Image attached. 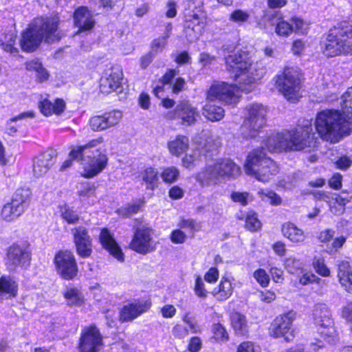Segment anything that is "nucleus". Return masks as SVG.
Segmentation results:
<instances>
[{
  "label": "nucleus",
  "mask_w": 352,
  "mask_h": 352,
  "mask_svg": "<svg viewBox=\"0 0 352 352\" xmlns=\"http://www.w3.org/2000/svg\"><path fill=\"white\" fill-rule=\"evenodd\" d=\"M317 139L311 122L307 121L300 130L286 131L270 135L265 141V146L270 152L298 151L307 147H314Z\"/></svg>",
  "instance_id": "7ed1b4c3"
},
{
  "label": "nucleus",
  "mask_w": 352,
  "mask_h": 352,
  "mask_svg": "<svg viewBox=\"0 0 352 352\" xmlns=\"http://www.w3.org/2000/svg\"><path fill=\"white\" fill-rule=\"evenodd\" d=\"M150 305L146 302H135L125 305L120 311V320L123 322L131 321L145 312Z\"/></svg>",
  "instance_id": "bb28decb"
},
{
  "label": "nucleus",
  "mask_w": 352,
  "mask_h": 352,
  "mask_svg": "<svg viewBox=\"0 0 352 352\" xmlns=\"http://www.w3.org/2000/svg\"><path fill=\"white\" fill-rule=\"evenodd\" d=\"M175 114V117L181 118L187 124H190L195 120V110L187 102L178 104Z\"/></svg>",
  "instance_id": "2f4dec72"
},
{
  "label": "nucleus",
  "mask_w": 352,
  "mask_h": 352,
  "mask_svg": "<svg viewBox=\"0 0 352 352\" xmlns=\"http://www.w3.org/2000/svg\"><path fill=\"white\" fill-rule=\"evenodd\" d=\"M170 153L175 155H179L186 151L188 147V139L184 135H178L175 140L168 144Z\"/></svg>",
  "instance_id": "f704fd0d"
},
{
  "label": "nucleus",
  "mask_w": 352,
  "mask_h": 352,
  "mask_svg": "<svg viewBox=\"0 0 352 352\" xmlns=\"http://www.w3.org/2000/svg\"><path fill=\"white\" fill-rule=\"evenodd\" d=\"M16 38V34L12 32H10L4 36L3 39H0V46H1L3 50L7 52H10V54H16L18 52V50L14 47Z\"/></svg>",
  "instance_id": "ea45409f"
},
{
  "label": "nucleus",
  "mask_w": 352,
  "mask_h": 352,
  "mask_svg": "<svg viewBox=\"0 0 352 352\" xmlns=\"http://www.w3.org/2000/svg\"><path fill=\"white\" fill-rule=\"evenodd\" d=\"M244 168L247 175L262 182L270 181L278 173L277 164L266 157L263 147L254 149L248 154Z\"/></svg>",
  "instance_id": "0eeeda50"
},
{
  "label": "nucleus",
  "mask_w": 352,
  "mask_h": 352,
  "mask_svg": "<svg viewBox=\"0 0 352 352\" xmlns=\"http://www.w3.org/2000/svg\"><path fill=\"white\" fill-rule=\"evenodd\" d=\"M323 48L324 53L330 57L352 54V21H342L331 28Z\"/></svg>",
  "instance_id": "423d86ee"
},
{
  "label": "nucleus",
  "mask_w": 352,
  "mask_h": 352,
  "mask_svg": "<svg viewBox=\"0 0 352 352\" xmlns=\"http://www.w3.org/2000/svg\"><path fill=\"white\" fill-rule=\"evenodd\" d=\"M338 277L344 289L352 293V272L349 262L342 261L339 263Z\"/></svg>",
  "instance_id": "c85d7f7f"
},
{
  "label": "nucleus",
  "mask_w": 352,
  "mask_h": 352,
  "mask_svg": "<svg viewBox=\"0 0 352 352\" xmlns=\"http://www.w3.org/2000/svg\"><path fill=\"white\" fill-rule=\"evenodd\" d=\"M179 176V170L174 167H168L165 168L161 173V177L163 181L168 184L175 182Z\"/></svg>",
  "instance_id": "09e8293b"
},
{
  "label": "nucleus",
  "mask_w": 352,
  "mask_h": 352,
  "mask_svg": "<svg viewBox=\"0 0 352 352\" xmlns=\"http://www.w3.org/2000/svg\"><path fill=\"white\" fill-rule=\"evenodd\" d=\"M334 230L331 229H326L322 231L319 236L318 240L321 243L327 244V248L325 251L329 254H333L337 252V250L342 248L346 241V238L343 236H340L333 239L331 245L329 243L333 239L334 236Z\"/></svg>",
  "instance_id": "b1692460"
},
{
  "label": "nucleus",
  "mask_w": 352,
  "mask_h": 352,
  "mask_svg": "<svg viewBox=\"0 0 352 352\" xmlns=\"http://www.w3.org/2000/svg\"><path fill=\"white\" fill-rule=\"evenodd\" d=\"M61 216L63 219L69 224H76L80 219L77 212L69 208H65V210L62 211Z\"/></svg>",
  "instance_id": "bf43d9fd"
},
{
  "label": "nucleus",
  "mask_w": 352,
  "mask_h": 352,
  "mask_svg": "<svg viewBox=\"0 0 352 352\" xmlns=\"http://www.w3.org/2000/svg\"><path fill=\"white\" fill-rule=\"evenodd\" d=\"M102 343V337L99 330L95 326H90L82 333L79 349L80 352H96Z\"/></svg>",
  "instance_id": "aec40b11"
},
{
  "label": "nucleus",
  "mask_w": 352,
  "mask_h": 352,
  "mask_svg": "<svg viewBox=\"0 0 352 352\" xmlns=\"http://www.w3.org/2000/svg\"><path fill=\"white\" fill-rule=\"evenodd\" d=\"M178 226L180 227L181 228L188 229L192 232L199 230L201 228L200 225L199 223H197L196 221L192 219H181L180 222L178 224Z\"/></svg>",
  "instance_id": "680f3d73"
},
{
  "label": "nucleus",
  "mask_w": 352,
  "mask_h": 352,
  "mask_svg": "<svg viewBox=\"0 0 352 352\" xmlns=\"http://www.w3.org/2000/svg\"><path fill=\"white\" fill-rule=\"evenodd\" d=\"M249 18L248 12L240 9L233 11L230 16V21L239 24L248 21Z\"/></svg>",
  "instance_id": "6e6d98bb"
},
{
  "label": "nucleus",
  "mask_w": 352,
  "mask_h": 352,
  "mask_svg": "<svg viewBox=\"0 0 352 352\" xmlns=\"http://www.w3.org/2000/svg\"><path fill=\"white\" fill-rule=\"evenodd\" d=\"M143 206V201H139L131 203L128 204L126 207L120 209V211L125 216H130L133 214L138 213L140 210H142Z\"/></svg>",
  "instance_id": "052dcab7"
},
{
  "label": "nucleus",
  "mask_w": 352,
  "mask_h": 352,
  "mask_svg": "<svg viewBox=\"0 0 352 352\" xmlns=\"http://www.w3.org/2000/svg\"><path fill=\"white\" fill-rule=\"evenodd\" d=\"M177 13V5L172 0H168L166 3L165 15L167 18H174Z\"/></svg>",
  "instance_id": "69168bd1"
},
{
  "label": "nucleus",
  "mask_w": 352,
  "mask_h": 352,
  "mask_svg": "<svg viewBox=\"0 0 352 352\" xmlns=\"http://www.w3.org/2000/svg\"><path fill=\"white\" fill-rule=\"evenodd\" d=\"M122 118V112L114 110L91 117L89 120V125L93 131H101L116 126Z\"/></svg>",
  "instance_id": "6ab92c4d"
},
{
  "label": "nucleus",
  "mask_w": 352,
  "mask_h": 352,
  "mask_svg": "<svg viewBox=\"0 0 352 352\" xmlns=\"http://www.w3.org/2000/svg\"><path fill=\"white\" fill-rule=\"evenodd\" d=\"M313 318L316 324L318 327L333 324L331 312L327 305L324 303H318L314 306Z\"/></svg>",
  "instance_id": "cd10ccee"
},
{
  "label": "nucleus",
  "mask_w": 352,
  "mask_h": 352,
  "mask_svg": "<svg viewBox=\"0 0 352 352\" xmlns=\"http://www.w3.org/2000/svg\"><path fill=\"white\" fill-rule=\"evenodd\" d=\"M296 315L295 311H289L277 316L272 324V335L274 338L283 337L286 342L292 341L294 337L292 326Z\"/></svg>",
  "instance_id": "dca6fc26"
},
{
  "label": "nucleus",
  "mask_w": 352,
  "mask_h": 352,
  "mask_svg": "<svg viewBox=\"0 0 352 352\" xmlns=\"http://www.w3.org/2000/svg\"><path fill=\"white\" fill-rule=\"evenodd\" d=\"M103 138L89 141L83 146L74 147L70 151V157L77 159L83 166L84 174L86 178H91L102 172L107 166L108 158L106 154L94 148L102 144Z\"/></svg>",
  "instance_id": "20e7f679"
},
{
  "label": "nucleus",
  "mask_w": 352,
  "mask_h": 352,
  "mask_svg": "<svg viewBox=\"0 0 352 352\" xmlns=\"http://www.w3.org/2000/svg\"><path fill=\"white\" fill-rule=\"evenodd\" d=\"M312 265L315 271L322 276H328L330 274V271L324 263L323 257L319 256H314L313 259Z\"/></svg>",
  "instance_id": "49530a36"
},
{
  "label": "nucleus",
  "mask_w": 352,
  "mask_h": 352,
  "mask_svg": "<svg viewBox=\"0 0 352 352\" xmlns=\"http://www.w3.org/2000/svg\"><path fill=\"white\" fill-rule=\"evenodd\" d=\"M34 117V113L32 111H27L20 113L19 115L12 118L8 122V125L6 127V133L11 136L14 135V134L17 132V129L15 126H11L10 124L12 122H16L18 120H21L26 118H32Z\"/></svg>",
  "instance_id": "de8ad7c7"
},
{
  "label": "nucleus",
  "mask_w": 352,
  "mask_h": 352,
  "mask_svg": "<svg viewBox=\"0 0 352 352\" xmlns=\"http://www.w3.org/2000/svg\"><path fill=\"white\" fill-rule=\"evenodd\" d=\"M276 84L287 100H296L300 89V73L294 68L285 67L283 74L276 76Z\"/></svg>",
  "instance_id": "9b49d317"
},
{
  "label": "nucleus",
  "mask_w": 352,
  "mask_h": 352,
  "mask_svg": "<svg viewBox=\"0 0 352 352\" xmlns=\"http://www.w3.org/2000/svg\"><path fill=\"white\" fill-rule=\"evenodd\" d=\"M240 174V168L230 159H221L208 164L206 168L198 173L196 179L201 185L210 183L217 184L221 179L235 177Z\"/></svg>",
  "instance_id": "6e6552de"
},
{
  "label": "nucleus",
  "mask_w": 352,
  "mask_h": 352,
  "mask_svg": "<svg viewBox=\"0 0 352 352\" xmlns=\"http://www.w3.org/2000/svg\"><path fill=\"white\" fill-rule=\"evenodd\" d=\"M41 113L46 116H50L53 113L59 115L65 110V104L63 100L57 99L54 103L45 99L41 101L38 105Z\"/></svg>",
  "instance_id": "7c9ffc66"
},
{
  "label": "nucleus",
  "mask_w": 352,
  "mask_h": 352,
  "mask_svg": "<svg viewBox=\"0 0 352 352\" xmlns=\"http://www.w3.org/2000/svg\"><path fill=\"white\" fill-rule=\"evenodd\" d=\"M292 25L294 27V32H298L300 34H306L309 28L307 23L304 21L302 19L298 17H292L291 19Z\"/></svg>",
  "instance_id": "13d9d810"
},
{
  "label": "nucleus",
  "mask_w": 352,
  "mask_h": 352,
  "mask_svg": "<svg viewBox=\"0 0 352 352\" xmlns=\"http://www.w3.org/2000/svg\"><path fill=\"white\" fill-rule=\"evenodd\" d=\"M267 113V108L258 103L250 104L244 109V120L241 128L244 138L256 136L266 123Z\"/></svg>",
  "instance_id": "1a4fd4ad"
},
{
  "label": "nucleus",
  "mask_w": 352,
  "mask_h": 352,
  "mask_svg": "<svg viewBox=\"0 0 352 352\" xmlns=\"http://www.w3.org/2000/svg\"><path fill=\"white\" fill-rule=\"evenodd\" d=\"M193 290L195 295L199 298L205 299L208 296V292L205 287L204 280L199 276H196Z\"/></svg>",
  "instance_id": "603ef678"
},
{
  "label": "nucleus",
  "mask_w": 352,
  "mask_h": 352,
  "mask_svg": "<svg viewBox=\"0 0 352 352\" xmlns=\"http://www.w3.org/2000/svg\"><path fill=\"white\" fill-rule=\"evenodd\" d=\"M57 152L54 149H48L36 156L33 162V174L36 177L45 175L55 162Z\"/></svg>",
  "instance_id": "412c9836"
},
{
  "label": "nucleus",
  "mask_w": 352,
  "mask_h": 352,
  "mask_svg": "<svg viewBox=\"0 0 352 352\" xmlns=\"http://www.w3.org/2000/svg\"><path fill=\"white\" fill-rule=\"evenodd\" d=\"M224 109L217 105L209 102L203 108V115L209 120L215 122L221 120L224 117Z\"/></svg>",
  "instance_id": "473e14b6"
},
{
  "label": "nucleus",
  "mask_w": 352,
  "mask_h": 352,
  "mask_svg": "<svg viewBox=\"0 0 352 352\" xmlns=\"http://www.w3.org/2000/svg\"><path fill=\"white\" fill-rule=\"evenodd\" d=\"M258 194L263 201H267L272 205L278 206L281 204L282 199L280 196L272 190L261 189Z\"/></svg>",
  "instance_id": "79ce46f5"
},
{
  "label": "nucleus",
  "mask_w": 352,
  "mask_h": 352,
  "mask_svg": "<svg viewBox=\"0 0 352 352\" xmlns=\"http://www.w3.org/2000/svg\"><path fill=\"white\" fill-rule=\"evenodd\" d=\"M16 38V34L12 32H10L4 36L3 39H0V46H1L3 50L7 52H10V54H16L18 52V50L14 47Z\"/></svg>",
  "instance_id": "a19ab883"
},
{
  "label": "nucleus",
  "mask_w": 352,
  "mask_h": 352,
  "mask_svg": "<svg viewBox=\"0 0 352 352\" xmlns=\"http://www.w3.org/2000/svg\"><path fill=\"white\" fill-rule=\"evenodd\" d=\"M293 32V25L284 21L283 18L275 26V32L280 36L288 37Z\"/></svg>",
  "instance_id": "c03bdc74"
},
{
  "label": "nucleus",
  "mask_w": 352,
  "mask_h": 352,
  "mask_svg": "<svg viewBox=\"0 0 352 352\" xmlns=\"http://www.w3.org/2000/svg\"><path fill=\"white\" fill-rule=\"evenodd\" d=\"M31 200V192L28 188L16 190L11 201L5 204L1 211V217L10 222L20 217L29 207Z\"/></svg>",
  "instance_id": "9d476101"
},
{
  "label": "nucleus",
  "mask_w": 352,
  "mask_h": 352,
  "mask_svg": "<svg viewBox=\"0 0 352 352\" xmlns=\"http://www.w3.org/2000/svg\"><path fill=\"white\" fill-rule=\"evenodd\" d=\"M340 106L343 116L349 119L352 118V86L342 95Z\"/></svg>",
  "instance_id": "c9c22d12"
},
{
  "label": "nucleus",
  "mask_w": 352,
  "mask_h": 352,
  "mask_svg": "<svg viewBox=\"0 0 352 352\" xmlns=\"http://www.w3.org/2000/svg\"><path fill=\"white\" fill-rule=\"evenodd\" d=\"M60 23L58 14L35 19L22 34V50L25 52H33L43 40L47 43L60 41L63 36V34L58 28Z\"/></svg>",
  "instance_id": "f03ea898"
},
{
  "label": "nucleus",
  "mask_w": 352,
  "mask_h": 352,
  "mask_svg": "<svg viewBox=\"0 0 352 352\" xmlns=\"http://www.w3.org/2000/svg\"><path fill=\"white\" fill-rule=\"evenodd\" d=\"M237 352H258V351L252 342H243L239 346Z\"/></svg>",
  "instance_id": "774afa93"
},
{
  "label": "nucleus",
  "mask_w": 352,
  "mask_h": 352,
  "mask_svg": "<svg viewBox=\"0 0 352 352\" xmlns=\"http://www.w3.org/2000/svg\"><path fill=\"white\" fill-rule=\"evenodd\" d=\"M72 231L77 254L82 258L89 257L92 253V239L88 234V230L80 226Z\"/></svg>",
  "instance_id": "a211bd4d"
},
{
  "label": "nucleus",
  "mask_w": 352,
  "mask_h": 352,
  "mask_svg": "<svg viewBox=\"0 0 352 352\" xmlns=\"http://www.w3.org/2000/svg\"><path fill=\"white\" fill-rule=\"evenodd\" d=\"M100 242L110 254L120 261H124V254L121 248L107 228L102 229L100 234Z\"/></svg>",
  "instance_id": "4be33fe9"
},
{
  "label": "nucleus",
  "mask_w": 352,
  "mask_h": 352,
  "mask_svg": "<svg viewBox=\"0 0 352 352\" xmlns=\"http://www.w3.org/2000/svg\"><path fill=\"white\" fill-rule=\"evenodd\" d=\"M234 46L223 45L221 51L226 54V68L234 80L241 85H248L259 80L265 74L261 63H253L249 54L244 51L233 52Z\"/></svg>",
  "instance_id": "f257e3e1"
},
{
  "label": "nucleus",
  "mask_w": 352,
  "mask_h": 352,
  "mask_svg": "<svg viewBox=\"0 0 352 352\" xmlns=\"http://www.w3.org/2000/svg\"><path fill=\"white\" fill-rule=\"evenodd\" d=\"M16 285L10 277L2 276L0 278V295L3 293L15 295Z\"/></svg>",
  "instance_id": "37998d69"
},
{
  "label": "nucleus",
  "mask_w": 352,
  "mask_h": 352,
  "mask_svg": "<svg viewBox=\"0 0 352 352\" xmlns=\"http://www.w3.org/2000/svg\"><path fill=\"white\" fill-rule=\"evenodd\" d=\"M206 16L201 10L185 15L184 34L189 42L197 40L203 34L205 27Z\"/></svg>",
  "instance_id": "ddd939ff"
},
{
  "label": "nucleus",
  "mask_w": 352,
  "mask_h": 352,
  "mask_svg": "<svg viewBox=\"0 0 352 352\" xmlns=\"http://www.w3.org/2000/svg\"><path fill=\"white\" fill-rule=\"evenodd\" d=\"M220 146V141L218 138L214 140L208 138L206 140L201 153L205 156V158H210L218 153V148Z\"/></svg>",
  "instance_id": "58836bf2"
},
{
  "label": "nucleus",
  "mask_w": 352,
  "mask_h": 352,
  "mask_svg": "<svg viewBox=\"0 0 352 352\" xmlns=\"http://www.w3.org/2000/svg\"><path fill=\"white\" fill-rule=\"evenodd\" d=\"M236 88L224 82L213 84L208 91V99L210 101L218 100L228 104H235L239 102V96L236 94Z\"/></svg>",
  "instance_id": "4468645a"
},
{
  "label": "nucleus",
  "mask_w": 352,
  "mask_h": 352,
  "mask_svg": "<svg viewBox=\"0 0 352 352\" xmlns=\"http://www.w3.org/2000/svg\"><path fill=\"white\" fill-rule=\"evenodd\" d=\"M230 320L236 334L245 335L248 332L247 320L245 316L239 312H234L230 316Z\"/></svg>",
  "instance_id": "72a5a7b5"
},
{
  "label": "nucleus",
  "mask_w": 352,
  "mask_h": 352,
  "mask_svg": "<svg viewBox=\"0 0 352 352\" xmlns=\"http://www.w3.org/2000/svg\"><path fill=\"white\" fill-rule=\"evenodd\" d=\"M183 321L186 324L185 327L188 329V333H197L201 332V329L194 316H191L186 313L183 317Z\"/></svg>",
  "instance_id": "8fccbe9b"
},
{
  "label": "nucleus",
  "mask_w": 352,
  "mask_h": 352,
  "mask_svg": "<svg viewBox=\"0 0 352 352\" xmlns=\"http://www.w3.org/2000/svg\"><path fill=\"white\" fill-rule=\"evenodd\" d=\"M285 266L290 274H297L298 270H301L302 263L294 257H288L285 259Z\"/></svg>",
  "instance_id": "5fc2aeb1"
},
{
  "label": "nucleus",
  "mask_w": 352,
  "mask_h": 352,
  "mask_svg": "<svg viewBox=\"0 0 352 352\" xmlns=\"http://www.w3.org/2000/svg\"><path fill=\"white\" fill-rule=\"evenodd\" d=\"M352 195L347 192H342L339 195H336L335 201L340 206L338 214H342L344 211V206L351 201Z\"/></svg>",
  "instance_id": "4d7b16f0"
},
{
  "label": "nucleus",
  "mask_w": 352,
  "mask_h": 352,
  "mask_svg": "<svg viewBox=\"0 0 352 352\" xmlns=\"http://www.w3.org/2000/svg\"><path fill=\"white\" fill-rule=\"evenodd\" d=\"M315 127L319 136L331 143L338 142L350 133L349 124L336 110H324L318 113Z\"/></svg>",
  "instance_id": "39448f33"
},
{
  "label": "nucleus",
  "mask_w": 352,
  "mask_h": 352,
  "mask_svg": "<svg viewBox=\"0 0 352 352\" xmlns=\"http://www.w3.org/2000/svg\"><path fill=\"white\" fill-rule=\"evenodd\" d=\"M170 239L173 243H183L185 242L186 239V235L181 230H175L172 232L170 235Z\"/></svg>",
  "instance_id": "338daca9"
},
{
  "label": "nucleus",
  "mask_w": 352,
  "mask_h": 352,
  "mask_svg": "<svg viewBox=\"0 0 352 352\" xmlns=\"http://www.w3.org/2000/svg\"><path fill=\"white\" fill-rule=\"evenodd\" d=\"M123 74L119 66L112 67L109 72H107L104 76L100 79V91L109 94L116 91H122Z\"/></svg>",
  "instance_id": "f3484780"
},
{
  "label": "nucleus",
  "mask_w": 352,
  "mask_h": 352,
  "mask_svg": "<svg viewBox=\"0 0 352 352\" xmlns=\"http://www.w3.org/2000/svg\"><path fill=\"white\" fill-rule=\"evenodd\" d=\"M261 227V223L258 219L257 216L254 212H249L245 217V228L252 231L254 232L260 229Z\"/></svg>",
  "instance_id": "3c124183"
},
{
  "label": "nucleus",
  "mask_w": 352,
  "mask_h": 352,
  "mask_svg": "<svg viewBox=\"0 0 352 352\" xmlns=\"http://www.w3.org/2000/svg\"><path fill=\"white\" fill-rule=\"evenodd\" d=\"M30 261V253L24 245L14 243L7 250L6 265L9 271H15L18 267H26Z\"/></svg>",
  "instance_id": "2eb2a0df"
},
{
  "label": "nucleus",
  "mask_w": 352,
  "mask_h": 352,
  "mask_svg": "<svg viewBox=\"0 0 352 352\" xmlns=\"http://www.w3.org/2000/svg\"><path fill=\"white\" fill-rule=\"evenodd\" d=\"M157 28L160 36L155 39V52L162 51L165 48L173 29V25L171 22L165 20L162 16L157 21Z\"/></svg>",
  "instance_id": "a878e982"
},
{
  "label": "nucleus",
  "mask_w": 352,
  "mask_h": 352,
  "mask_svg": "<svg viewBox=\"0 0 352 352\" xmlns=\"http://www.w3.org/2000/svg\"><path fill=\"white\" fill-rule=\"evenodd\" d=\"M64 297L69 306H80L84 301L82 293L77 288H67L64 292Z\"/></svg>",
  "instance_id": "e433bc0d"
},
{
  "label": "nucleus",
  "mask_w": 352,
  "mask_h": 352,
  "mask_svg": "<svg viewBox=\"0 0 352 352\" xmlns=\"http://www.w3.org/2000/svg\"><path fill=\"white\" fill-rule=\"evenodd\" d=\"M318 331L320 337L329 343L336 340V331L333 324L320 326L318 327Z\"/></svg>",
  "instance_id": "a18cd8bd"
},
{
  "label": "nucleus",
  "mask_w": 352,
  "mask_h": 352,
  "mask_svg": "<svg viewBox=\"0 0 352 352\" xmlns=\"http://www.w3.org/2000/svg\"><path fill=\"white\" fill-rule=\"evenodd\" d=\"M285 237L292 243H302L305 239L304 232L291 222L285 223L281 229Z\"/></svg>",
  "instance_id": "c756f323"
},
{
  "label": "nucleus",
  "mask_w": 352,
  "mask_h": 352,
  "mask_svg": "<svg viewBox=\"0 0 352 352\" xmlns=\"http://www.w3.org/2000/svg\"><path fill=\"white\" fill-rule=\"evenodd\" d=\"M254 277L263 287H266L269 283V276L263 269L256 270L254 273Z\"/></svg>",
  "instance_id": "e2e57ef3"
},
{
  "label": "nucleus",
  "mask_w": 352,
  "mask_h": 352,
  "mask_svg": "<svg viewBox=\"0 0 352 352\" xmlns=\"http://www.w3.org/2000/svg\"><path fill=\"white\" fill-rule=\"evenodd\" d=\"M263 19L265 21L268 22L270 25L276 26L282 19V16L280 15L278 12L270 11L265 14Z\"/></svg>",
  "instance_id": "0e129e2a"
},
{
  "label": "nucleus",
  "mask_w": 352,
  "mask_h": 352,
  "mask_svg": "<svg viewBox=\"0 0 352 352\" xmlns=\"http://www.w3.org/2000/svg\"><path fill=\"white\" fill-rule=\"evenodd\" d=\"M232 293V283L228 279L221 281L219 289H214L212 292L214 296L219 300H223L228 298Z\"/></svg>",
  "instance_id": "4c0bfd02"
},
{
  "label": "nucleus",
  "mask_w": 352,
  "mask_h": 352,
  "mask_svg": "<svg viewBox=\"0 0 352 352\" xmlns=\"http://www.w3.org/2000/svg\"><path fill=\"white\" fill-rule=\"evenodd\" d=\"M212 331L214 334V338L216 340L221 341H227L228 340V333L221 324H213L212 327Z\"/></svg>",
  "instance_id": "864d4df0"
},
{
  "label": "nucleus",
  "mask_w": 352,
  "mask_h": 352,
  "mask_svg": "<svg viewBox=\"0 0 352 352\" xmlns=\"http://www.w3.org/2000/svg\"><path fill=\"white\" fill-rule=\"evenodd\" d=\"M74 20L79 32L91 30L95 24V21L86 7L78 8L75 11Z\"/></svg>",
  "instance_id": "393cba45"
},
{
  "label": "nucleus",
  "mask_w": 352,
  "mask_h": 352,
  "mask_svg": "<svg viewBox=\"0 0 352 352\" xmlns=\"http://www.w3.org/2000/svg\"><path fill=\"white\" fill-rule=\"evenodd\" d=\"M151 237L148 229H138L130 243V248L135 252L146 254L149 250Z\"/></svg>",
  "instance_id": "5701e85b"
},
{
  "label": "nucleus",
  "mask_w": 352,
  "mask_h": 352,
  "mask_svg": "<svg viewBox=\"0 0 352 352\" xmlns=\"http://www.w3.org/2000/svg\"><path fill=\"white\" fill-rule=\"evenodd\" d=\"M54 264L58 274L65 280L73 279L78 274V265L71 251L57 252L54 256Z\"/></svg>",
  "instance_id": "f8f14e48"
}]
</instances>
